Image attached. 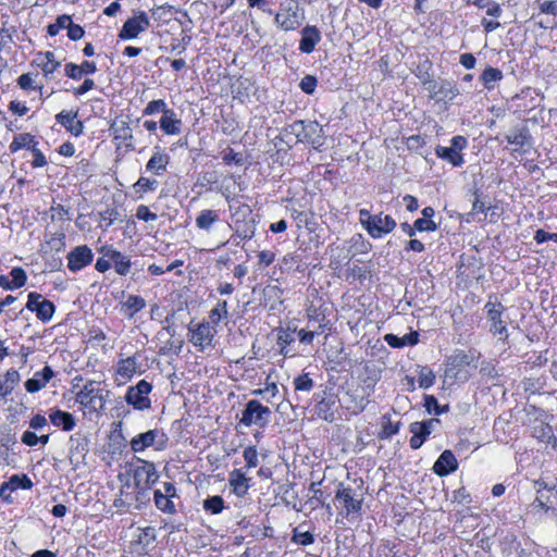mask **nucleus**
Listing matches in <instances>:
<instances>
[{
	"mask_svg": "<svg viewBox=\"0 0 557 557\" xmlns=\"http://www.w3.org/2000/svg\"><path fill=\"white\" fill-rule=\"evenodd\" d=\"M108 396L109 391L101 388L99 382L90 380L76 394V401L89 412H101Z\"/></svg>",
	"mask_w": 557,
	"mask_h": 557,
	"instance_id": "obj_1",
	"label": "nucleus"
},
{
	"mask_svg": "<svg viewBox=\"0 0 557 557\" xmlns=\"http://www.w3.org/2000/svg\"><path fill=\"white\" fill-rule=\"evenodd\" d=\"M305 20L304 11L296 0H285L275 15V24L284 32L295 30Z\"/></svg>",
	"mask_w": 557,
	"mask_h": 557,
	"instance_id": "obj_2",
	"label": "nucleus"
},
{
	"mask_svg": "<svg viewBox=\"0 0 557 557\" xmlns=\"http://www.w3.org/2000/svg\"><path fill=\"white\" fill-rule=\"evenodd\" d=\"M272 411L257 399L249 400L242 412L239 423L249 428L264 429L271 421Z\"/></svg>",
	"mask_w": 557,
	"mask_h": 557,
	"instance_id": "obj_3",
	"label": "nucleus"
},
{
	"mask_svg": "<svg viewBox=\"0 0 557 557\" xmlns=\"http://www.w3.org/2000/svg\"><path fill=\"white\" fill-rule=\"evenodd\" d=\"M178 499L177 490L171 482H163L161 487L153 491L154 505L163 513L175 515L177 512L175 500Z\"/></svg>",
	"mask_w": 557,
	"mask_h": 557,
	"instance_id": "obj_4",
	"label": "nucleus"
},
{
	"mask_svg": "<svg viewBox=\"0 0 557 557\" xmlns=\"http://www.w3.org/2000/svg\"><path fill=\"white\" fill-rule=\"evenodd\" d=\"M152 385L146 380H140L135 386H129L125 395V401L137 410L150 408L151 400L149 394Z\"/></svg>",
	"mask_w": 557,
	"mask_h": 557,
	"instance_id": "obj_5",
	"label": "nucleus"
},
{
	"mask_svg": "<svg viewBox=\"0 0 557 557\" xmlns=\"http://www.w3.org/2000/svg\"><path fill=\"white\" fill-rule=\"evenodd\" d=\"M150 26V21L146 12L138 11L134 16L127 18L119 32V39L131 40L138 37L139 34L147 30Z\"/></svg>",
	"mask_w": 557,
	"mask_h": 557,
	"instance_id": "obj_6",
	"label": "nucleus"
},
{
	"mask_svg": "<svg viewBox=\"0 0 557 557\" xmlns=\"http://www.w3.org/2000/svg\"><path fill=\"white\" fill-rule=\"evenodd\" d=\"M487 321L490 322V332L498 335L499 339H507V323L503 320L505 307L500 302L487 301L485 305Z\"/></svg>",
	"mask_w": 557,
	"mask_h": 557,
	"instance_id": "obj_7",
	"label": "nucleus"
},
{
	"mask_svg": "<svg viewBox=\"0 0 557 557\" xmlns=\"http://www.w3.org/2000/svg\"><path fill=\"white\" fill-rule=\"evenodd\" d=\"M335 498L343 506L346 515L360 511L363 502L361 493H358L351 486H345L343 483L338 485Z\"/></svg>",
	"mask_w": 557,
	"mask_h": 557,
	"instance_id": "obj_8",
	"label": "nucleus"
},
{
	"mask_svg": "<svg viewBox=\"0 0 557 557\" xmlns=\"http://www.w3.org/2000/svg\"><path fill=\"white\" fill-rule=\"evenodd\" d=\"M215 334L216 330L207 321L189 326V342L200 350L211 346Z\"/></svg>",
	"mask_w": 557,
	"mask_h": 557,
	"instance_id": "obj_9",
	"label": "nucleus"
},
{
	"mask_svg": "<svg viewBox=\"0 0 557 557\" xmlns=\"http://www.w3.org/2000/svg\"><path fill=\"white\" fill-rule=\"evenodd\" d=\"M440 423L438 419H430L423 422H413L409 426V431L412 434L409 443L412 449L420 448L426 437L432 433L434 426Z\"/></svg>",
	"mask_w": 557,
	"mask_h": 557,
	"instance_id": "obj_10",
	"label": "nucleus"
},
{
	"mask_svg": "<svg viewBox=\"0 0 557 557\" xmlns=\"http://www.w3.org/2000/svg\"><path fill=\"white\" fill-rule=\"evenodd\" d=\"M92 258L94 253L88 246H77L67 253V268L71 272L76 273L88 265Z\"/></svg>",
	"mask_w": 557,
	"mask_h": 557,
	"instance_id": "obj_11",
	"label": "nucleus"
},
{
	"mask_svg": "<svg viewBox=\"0 0 557 557\" xmlns=\"http://www.w3.org/2000/svg\"><path fill=\"white\" fill-rule=\"evenodd\" d=\"M396 225V221L391 215L379 213L373 215L372 222L366 231L372 238H381L393 232Z\"/></svg>",
	"mask_w": 557,
	"mask_h": 557,
	"instance_id": "obj_12",
	"label": "nucleus"
},
{
	"mask_svg": "<svg viewBox=\"0 0 557 557\" xmlns=\"http://www.w3.org/2000/svg\"><path fill=\"white\" fill-rule=\"evenodd\" d=\"M159 440H161V444H164V433L160 432L157 429L149 430L145 433H140L134 436L131 441V448L135 453H140L144 451L146 448L153 446L154 443H157Z\"/></svg>",
	"mask_w": 557,
	"mask_h": 557,
	"instance_id": "obj_13",
	"label": "nucleus"
},
{
	"mask_svg": "<svg viewBox=\"0 0 557 557\" xmlns=\"http://www.w3.org/2000/svg\"><path fill=\"white\" fill-rule=\"evenodd\" d=\"M321 32L317 26L307 25L301 29V39L299 44V50L302 53H311L315 49V46L321 41Z\"/></svg>",
	"mask_w": 557,
	"mask_h": 557,
	"instance_id": "obj_14",
	"label": "nucleus"
},
{
	"mask_svg": "<svg viewBox=\"0 0 557 557\" xmlns=\"http://www.w3.org/2000/svg\"><path fill=\"white\" fill-rule=\"evenodd\" d=\"M458 468V461L451 450H444L433 465V471L440 476H446L455 472Z\"/></svg>",
	"mask_w": 557,
	"mask_h": 557,
	"instance_id": "obj_15",
	"label": "nucleus"
},
{
	"mask_svg": "<svg viewBox=\"0 0 557 557\" xmlns=\"http://www.w3.org/2000/svg\"><path fill=\"white\" fill-rule=\"evenodd\" d=\"M101 253L109 258V260H112L117 274L126 275L129 272L132 265L131 260L119 250L104 246L101 248Z\"/></svg>",
	"mask_w": 557,
	"mask_h": 557,
	"instance_id": "obj_16",
	"label": "nucleus"
},
{
	"mask_svg": "<svg viewBox=\"0 0 557 557\" xmlns=\"http://www.w3.org/2000/svg\"><path fill=\"white\" fill-rule=\"evenodd\" d=\"M141 462L143 465L135 469L134 478L136 484H144L146 486L153 485L159 479L154 463L146 460Z\"/></svg>",
	"mask_w": 557,
	"mask_h": 557,
	"instance_id": "obj_17",
	"label": "nucleus"
},
{
	"mask_svg": "<svg viewBox=\"0 0 557 557\" xmlns=\"http://www.w3.org/2000/svg\"><path fill=\"white\" fill-rule=\"evenodd\" d=\"M336 397L323 393V396L318 400L315 405V413L319 418L332 422L335 419L336 411Z\"/></svg>",
	"mask_w": 557,
	"mask_h": 557,
	"instance_id": "obj_18",
	"label": "nucleus"
},
{
	"mask_svg": "<svg viewBox=\"0 0 557 557\" xmlns=\"http://www.w3.org/2000/svg\"><path fill=\"white\" fill-rule=\"evenodd\" d=\"M53 376V370L49 366H46L41 371L35 372L34 376L25 382V388L28 393H37L46 387Z\"/></svg>",
	"mask_w": 557,
	"mask_h": 557,
	"instance_id": "obj_19",
	"label": "nucleus"
},
{
	"mask_svg": "<svg viewBox=\"0 0 557 557\" xmlns=\"http://www.w3.org/2000/svg\"><path fill=\"white\" fill-rule=\"evenodd\" d=\"M77 112L61 111L55 115L57 122L62 125L74 136H79L83 133V122L76 119Z\"/></svg>",
	"mask_w": 557,
	"mask_h": 557,
	"instance_id": "obj_20",
	"label": "nucleus"
},
{
	"mask_svg": "<svg viewBox=\"0 0 557 557\" xmlns=\"http://www.w3.org/2000/svg\"><path fill=\"white\" fill-rule=\"evenodd\" d=\"M182 125L181 119L177 117V114L172 109L165 111L160 119V128L165 135L175 136L181 134Z\"/></svg>",
	"mask_w": 557,
	"mask_h": 557,
	"instance_id": "obj_21",
	"label": "nucleus"
},
{
	"mask_svg": "<svg viewBox=\"0 0 557 557\" xmlns=\"http://www.w3.org/2000/svg\"><path fill=\"white\" fill-rule=\"evenodd\" d=\"M169 161L170 156L163 152L159 146H156L153 148L151 158L146 164V170L160 175L163 171H165Z\"/></svg>",
	"mask_w": 557,
	"mask_h": 557,
	"instance_id": "obj_22",
	"label": "nucleus"
},
{
	"mask_svg": "<svg viewBox=\"0 0 557 557\" xmlns=\"http://www.w3.org/2000/svg\"><path fill=\"white\" fill-rule=\"evenodd\" d=\"M110 132L114 139L122 141L126 146L132 145L133 134L126 120L115 119L110 126Z\"/></svg>",
	"mask_w": 557,
	"mask_h": 557,
	"instance_id": "obj_23",
	"label": "nucleus"
},
{
	"mask_svg": "<svg viewBox=\"0 0 557 557\" xmlns=\"http://www.w3.org/2000/svg\"><path fill=\"white\" fill-rule=\"evenodd\" d=\"M436 84L429 88L432 91V98L438 101H451L459 95V89L453 83L443 81L438 88L435 89Z\"/></svg>",
	"mask_w": 557,
	"mask_h": 557,
	"instance_id": "obj_24",
	"label": "nucleus"
},
{
	"mask_svg": "<svg viewBox=\"0 0 557 557\" xmlns=\"http://www.w3.org/2000/svg\"><path fill=\"white\" fill-rule=\"evenodd\" d=\"M50 421L53 425L63 431H71L75 428L76 421L72 413L62 410H54L50 413Z\"/></svg>",
	"mask_w": 557,
	"mask_h": 557,
	"instance_id": "obj_25",
	"label": "nucleus"
},
{
	"mask_svg": "<svg viewBox=\"0 0 557 557\" xmlns=\"http://www.w3.org/2000/svg\"><path fill=\"white\" fill-rule=\"evenodd\" d=\"M505 138L507 143L515 146L516 149L531 146L530 131L525 126L508 133Z\"/></svg>",
	"mask_w": 557,
	"mask_h": 557,
	"instance_id": "obj_26",
	"label": "nucleus"
},
{
	"mask_svg": "<svg viewBox=\"0 0 557 557\" xmlns=\"http://www.w3.org/2000/svg\"><path fill=\"white\" fill-rule=\"evenodd\" d=\"M137 370V359L133 357H127L124 359H120L116 364V375L124 381H128L133 377Z\"/></svg>",
	"mask_w": 557,
	"mask_h": 557,
	"instance_id": "obj_27",
	"label": "nucleus"
},
{
	"mask_svg": "<svg viewBox=\"0 0 557 557\" xmlns=\"http://www.w3.org/2000/svg\"><path fill=\"white\" fill-rule=\"evenodd\" d=\"M230 485L237 496H245L249 488L247 476L238 469L230 473Z\"/></svg>",
	"mask_w": 557,
	"mask_h": 557,
	"instance_id": "obj_28",
	"label": "nucleus"
},
{
	"mask_svg": "<svg viewBox=\"0 0 557 557\" xmlns=\"http://www.w3.org/2000/svg\"><path fill=\"white\" fill-rule=\"evenodd\" d=\"M146 307V301L138 295H129L122 304L124 314L132 319L134 315Z\"/></svg>",
	"mask_w": 557,
	"mask_h": 557,
	"instance_id": "obj_29",
	"label": "nucleus"
},
{
	"mask_svg": "<svg viewBox=\"0 0 557 557\" xmlns=\"http://www.w3.org/2000/svg\"><path fill=\"white\" fill-rule=\"evenodd\" d=\"M504 77L503 72L499 69L487 66L481 74L480 81L483 83L487 90H492L495 84L502 81Z\"/></svg>",
	"mask_w": 557,
	"mask_h": 557,
	"instance_id": "obj_30",
	"label": "nucleus"
},
{
	"mask_svg": "<svg viewBox=\"0 0 557 557\" xmlns=\"http://www.w3.org/2000/svg\"><path fill=\"white\" fill-rule=\"evenodd\" d=\"M219 220V214L214 210H202L196 218L198 228L209 232L212 225Z\"/></svg>",
	"mask_w": 557,
	"mask_h": 557,
	"instance_id": "obj_31",
	"label": "nucleus"
},
{
	"mask_svg": "<svg viewBox=\"0 0 557 557\" xmlns=\"http://www.w3.org/2000/svg\"><path fill=\"white\" fill-rule=\"evenodd\" d=\"M435 153L438 158L447 160L454 166H460L463 163V157L461 153H457L450 147L437 146Z\"/></svg>",
	"mask_w": 557,
	"mask_h": 557,
	"instance_id": "obj_32",
	"label": "nucleus"
},
{
	"mask_svg": "<svg viewBox=\"0 0 557 557\" xmlns=\"http://www.w3.org/2000/svg\"><path fill=\"white\" fill-rule=\"evenodd\" d=\"M16 444L15 434L8 425L0 426V456L4 455L8 450Z\"/></svg>",
	"mask_w": 557,
	"mask_h": 557,
	"instance_id": "obj_33",
	"label": "nucleus"
},
{
	"mask_svg": "<svg viewBox=\"0 0 557 557\" xmlns=\"http://www.w3.org/2000/svg\"><path fill=\"white\" fill-rule=\"evenodd\" d=\"M296 331H297L296 327L295 329L287 327V329H280L277 332V345L281 348V354L285 357L288 355L287 346L290 345L295 341Z\"/></svg>",
	"mask_w": 557,
	"mask_h": 557,
	"instance_id": "obj_34",
	"label": "nucleus"
},
{
	"mask_svg": "<svg viewBox=\"0 0 557 557\" xmlns=\"http://www.w3.org/2000/svg\"><path fill=\"white\" fill-rule=\"evenodd\" d=\"M468 377H469V374L467 373V371H465L460 368L454 367L453 364H450L449 361L447 362L446 369L444 371V382L445 383L453 384L455 381L465 382L468 380Z\"/></svg>",
	"mask_w": 557,
	"mask_h": 557,
	"instance_id": "obj_35",
	"label": "nucleus"
},
{
	"mask_svg": "<svg viewBox=\"0 0 557 557\" xmlns=\"http://www.w3.org/2000/svg\"><path fill=\"white\" fill-rule=\"evenodd\" d=\"M39 65L41 66L45 76H49L58 70L60 62L55 60V55L52 51H46L42 54V60Z\"/></svg>",
	"mask_w": 557,
	"mask_h": 557,
	"instance_id": "obj_36",
	"label": "nucleus"
},
{
	"mask_svg": "<svg viewBox=\"0 0 557 557\" xmlns=\"http://www.w3.org/2000/svg\"><path fill=\"white\" fill-rule=\"evenodd\" d=\"M400 422H394L389 416H383L382 430L380 433L381 438H389L399 432Z\"/></svg>",
	"mask_w": 557,
	"mask_h": 557,
	"instance_id": "obj_37",
	"label": "nucleus"
},
{
	"mask_svg": "<svg viewBox=\"0 0 557 557\" xmlns=\"http://www.w3.org/2000/svg\"><path fill=\"white\" fill-rule=\"evenodd\" d=\"M55 312V306L52 301L45 299L36 310V317L42 322H49Z\"/></svg>",
	"mask_w": 557,
	"mask_h": 557,
	"instance_id": "obj_38",
	"label": "nucleus"
},
{
	"mask_svg": "<svg viewBox=\"0 0 557 557\" xmlns=\"http://www.w3.org/2000/svg\"><path fill=\"white\" fill-rule=\"evenodd\" d=\"M292 542L301 546L311 545L314 542V535L309 531H302L299 525L293 530Z\"/></svg>",
	"mask_w": 557,
	"mask_h": 557,
	"instance_id": "obj_39",
	"label": "nucleus"
},
{
	"mask_svg": "<svg viewBox=\"0 0 557 557\" xmlns=\"http://www.w3.org/2000/svg\"><path fill=\"white\" fill-rule=\"evenodd\" d=\"M448 361L454 367L460 368L463 370L465 367L471 366L474 361V356L472 354L466 351H458L457 354L450 356Z\"/></svg>",
	"mask_w": 557,
	"mask_h": 557,
	"instance_id": "obj_40",
	"label": "nucleus"
},
{
	"mask_svg": "<svg viewBox=\"0 0 557 557\" xmlns=\"http://www.w3.org/2000/svg\"><path fill=\"white\" fill-rule=\"evenodd\" d=\"M418 383L420 388H430L435 383V373L428 367H419Z\"/></svg>",
	"mask_w": 557,
	"mask_h": 557,
	"instance_id": "obj_41",
	"label": "nucleus"
},
{
	"mask_svg": "<svg viewBox=\"0 0 557 557\" xmlns=\"http://www.w3.org/2000/svg\"><path fill=\"white\" fill-rule=\"evenodd\" d=\"M227 301L219 300L214 308L210 311V319L213 324H219L222 319L227 318Z\"/></svg>",
	"mask_w": 557,
	"mask_h": 557,
	"instance_id": "obj_42",
	"label": "nucleus"
},
{
	"mask_svg": "<svg viewBox=\"0 0 557 557\" xmlns=\"http://www.w3.org/2000/svg\"><path fill=\"white\" fill-rule=\"evenodd\" d=\"M203 509L213 515L220 513L224 509V499L219 495L208 497L203 502Z\"/></svg>",
	"mask_w": 557,
	"mask_h": 557,
	"instance_id": "obj_43",
	"label": "nucleus"
},
{
	"mask_svg": "<svg viewBox=\"0 0 557 557\" xmlns=\"http://www.w3.org/2000/svg\"><path fill=\"white\" fill-rule=\"evenodd\" d=\"M9 483L13 492L18 488L30 490L33 487V482L26 474H14L9 479Z\"/></svg>",
	"mask_w": 557,
	"mask_h": 557,
	"instance_id": "obj_44",
	"label": "nucleus"
},
{
	"mask_svg": "<svg viewBox=\"0 0 557 557\" xmlns=\"http://www.w3.org/2000/svg\"><path fill=\"white\" fill-rule=\"evenodd\" d=\"M30 145L36 146L34 137L30 134H22L14 137L13 141L10 144V150L11 152H15L23 147H30Z\"/></svg>",
	"mask_w": 557,
	"mask_h": 557,
	"instance_id": "obj_45",
	"label": "nucleus"
},
{
	"mask_svg": "<svg viewBox=\"0 0 557 557\" xmlns=\"http://www.w3.org/2000/svg\"><path fill=\"white\" fill-rule=\"evenodd\" d=\"M313 385V380L308 373H302L294 379V387L297 392H310Z\"/></svg>",
	"mask_w": 557,
	"mask_h": 557,
	"instance_id": "obj_46",
	"label": "nucleus"
},
{
	"mask_svg": "<svg viewBox=\"0 0 557 557\" xmlns=\"http://www.w3.org/2000/svg\"><path fill=\"white\" fill-rule=\"evenodd\" d=\"M172 9L173 7L170 4L156 5L150 10L151 16L156 21L168 22L171 16Z\"/></svg>",
	"mask_w": 557,
	"mask_h": 557,
	"instance_id": "obj_47",
	"label": "nucleus"
},
{
	"mask_svg": "<svg viewBox=\"0 0 557 557\" xmlns=\"http://www.w3.org/2000/svg\"><path fill=\"white\" fill-rule=\"evenodd\" d=\"M158 187V182L152 178L140 176L138 181L134 184V188L137 193H148L153 191Z\"/></svg>",
	"mask_w": 557,
	"mask_h": 557,
	"instance_id": "obj_48",
	"label": "nucleus"
},
{
	"mask_svg": "<svg viewBox=\"0 0 557 557\" xmlns=\"http://www.w3.org/2000/svg\"><path fill=\"white\" fill-rule=\"evenodd\" d=\"M12 286L15 288L23 287L26 284L27 275L24 269L15 267L10 271Z\"/></svg>",
	"mask_w": 557,
	"mask_h": 557,
	"instance_id": "obj_49",
	"label": "nucleus"
},
{
	"mask_svg": "<svg viewBox=\"0 0 557 557\" xmlns=\"http://www.w3.org/2000/svg\"><path fill=\"white\" fill-rule=\"evenodd\" d=\"M324 330V325L319 323L317 329L312 331H306L305 329H301L298 331L299 341L304 344L310 345L313 343L314 336L318 334H321Z\"/></svg>",
	"mask_w": 557,
	"mask_h": 557,
	"instance_id": "obj_50",
	"label": "nucleus"
},
{
	"mask_svg": "<svg viewBox=\"0 0 557 557\" xmlns=\"http://www.w3.org/2000/svg\"><path fill=\"white\" fill-rule=\"evenodd\" d=\"M119 216V212L114 209H107L100 212V226L104 230L109 228Z\"/></svg>",
	"mask_w": 557,
	"mask_h": 557,
	"instance_id": "obj_51",
	"label": "nucleus"
},
{
	"mask_svg": "<svg viewBox=\"0 0 557 557\" xmlns=\"http://www.w3.org/2000/svg\"><path fill=\"white\" fill-rule=\"evenodd\" d=\"M20 380V373L14 369H10L5 372L2 383L5 386V389L11 391L12 393L15 386L18 384Z\"/></svg>",
	"mask_w": 557,
	"mask_h": 557,
	"instance_id": "obj_52",
	"label": "nucleus"
},
{
	"mask_svg": "<svg viewBox=\"0 0 557 557\" xmlns=\"http://www.w3.org/2000/svg\"><path fill=\"white\" fill-rule=\"evenodd\" d=\"M168 110H169V108L164 100H162V99L152 100L144 109V115H152L158 112H162V114H164V112Z\"/></svg>",
	"mask_w": 557,
	"mask_h": 557,
	"instance_id": "obj_53",
	"label": "nucleus"
},
{
	"mask_svg": "<svg viewBox=\"0 0 557 557\" xmlns=\"http://www.w3.org/2000/svg\"><path fill=\"white\" fill-rule=\"evenodd\" d=\"M424 407L428 412H435L436 414H441L448 409V406L441 407L437 399L432 395L424 396Z\"/></svg>",
	"mask_w": 557,
	"mask_h": 557,
	"instance_id": "obj_54",
	"label": "nucleus"
},
{
	"mask_svg": "<svg viewBox=\"0 0 557 557\" xmlns=\"http://www.w3.org/2000/svg\"><path fill=\"white\" fill-rule=\"evenodd\" d=\"M414 230L419 232H434L437 228V224L433 220L418 219L413 223Z\"/></svg>",
	"mask_w": 557,
	"mask_h": 557,
	"instance_id": "obj_55",
	"label": "nucleus"
},
{
	"mask_svg": "<svg viewBox=\"0 0 557 557\" xmlns=\"http://www.w3.org/2000/svg\"><path fill=\"white\" fill-rule=\"evenodd\" d=\"M244 459L247 468H256L258 466V451L255 446H249L244 450Z\"/></svg>",
	"mask_w": 557,
	"mask_h": 557,
	"instance_id": "obj_56",
	"label": "nucleus"
},
{
	"mask_svg": "<svg viewBox=\"0 0 557 557\" xmlns=\"http://www.w3.org/2000/svg\"><path fill=\"white\" fill-rule=\"evenodd\" d=\"M317 78L312 75H306L301 81H300V88L304 92L308 94V95H312L315 90V87H317Z\"/></svg>",
	"mask_w": 557,
	"mask_h": 557,
	"instance_id": "obj_57",
	"label": "nucleus"
},
{
	"mask_svg": "<svg viewBox=\"0 0 557 557\" xmlns=\"http://www.w3.org/2000/svg\"><path fill=\"white\" fill-rule=\"evenodd\" d=\"M451 500L461 505H469L471 503V496L466 487H460L453 493Z\"/></svg>",
	"mask_w": 557,
	"mask_h": 557,
	"instance_id": "obj_58",
	"label": "nucleus"
},
{
	"mask_svg": "<svg viewBox=\"0 0 557 557\" xmlns=\"http://www.w3.org/2000/svg\"><path fill=\"white\" fill-rule=\"evenodd\" d=\"M136 218L145 222H152L158 219V215L149 210L145 205H140L136 211Z\"/></svg>",
	"mask_w": 557,
	"mask_h": 557,
	"instance_id": "obj_59",
	"label": "nucleus"
},
{
	"mask_svg": "<svg viewBox=\"0 0 557 557\" xmlns=\"http://www.w3.org/2000/svg\"><path fill=\"white\" fill-rule=\"evenodd\" d=\"M283 290L276 285H268L263 289L264 300L273 299L281 301Z\"/></svg>",
	"mask_w": 557,
	"mask_h": 557,
	"instance_id": "obj_60",
	"label": "nucleus"
},
{
	"mask_svg": "<svg viewBox=\"0 0 557 557\" xmlns=\"http://www.w3.org/2000/svg\"><path fill=\"white\" fill-rule=\"evenodd\" d=\"M45 300L41 294L38 293H29L28 294V300L26 304V308L29 311L36 312L37 308L41 305V302Z\"/></svg>",
	"mask_w": 557,
	"mask_h": 557,
	"instance_id": "obj_61",
	"label": "nucleus"
},
{
	"mask_svg": "<svg viewBox=\"0 0 557 557\" xmlns=\"http://www.w3.org/2000/svg\"><path fill=\"white\" fill-rule=\"evenodd\" d=\"M49 246L60 251L65 247V234L64 233H55L51 236V238L48 242Z\"/></svg>",
	"mask_w": 557,
	"mask_h": 557,
	"instance_id": "obj_62",
	"label": "nucleus"
},
{
	"mask_svg": "<svg viewBox=\"0 0 557 557\" xmlns=\"http://www.w3.org/2000/svg\"><path fill=\"white\" fill-rule=\"evenodd\" d=\"M85 35V30L84 28L78 25V24H74L72 23L70 25V27L67 28V37L73 40V41H76V40H79L84 37Z\"/></svg>",
	"mask_w": 557,
	"mask_h": 557,
	"instance_id": "obj_63",
	"label": "nucleus"
},
{
	"mask_svg": "<svg viewBox=\"0 0 557 557\" xmlns=\"http://www.w3.org/2000/svg\"><path fill=\"white\" fill-rule=\"evenodd\" d=\"M65 75L72 79H81L83 77L79 65L75 63L65 64Z\"/></svg>",
	"mask_w": 557,
	"mask_h": 557,
	"instance_id": "obj_64",
	"label": "nucleus"
}]
</instances>
